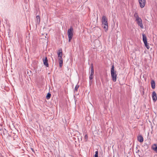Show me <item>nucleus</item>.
Instances as JSON below:
<instances>
[{"label": "nucleus", "mask_w": 157, "mask_h": 157, "mask_svg": "<svg viewBox=\"0 0 157 157\" xmlns=\"http://www.w3.org/2000/svg\"><path fill=\"white\" fill-rule=\"evenodd\" d=\"M62 56H60V57H58V59H59V61H60V60H63V59H62Z\"/></svg>", "instance_id": "nucleus-19"}, {"label": "nucleus", "mask_w": 157, "mask_h": 157, "mask_svg": "<svg viewBox=\"0 0 157 157\" xmlns=\"http://www.w3.org/2000/svg\"><path fill=\"white\" fill-rule=\"evenodd\" d=\"M79 87V85H77L75 87V91H77L78 90V88Z\"/></svg>", "instance_id": "nucleus-17"}, {"label": "nucleus", "mask_w": 157, "mask_h": 157, "mask_svg": "<svg viewBox=\"0 0 157 157\" xmlns=\"http://www.w3.org/2000/svg\"><path fill=\"white\" fill-rule=\"evenodd\" d=\"M151 86L152 88L154 89L155 87V82L153 80H152L151 82Z\"/></svg>", "instance_id": "nucleus-10"}, {"label": "nucleus", "mask_w": 157, "mask_h": 157, "mask_svg": "<svg viewBox=\"0 0 157 157\" xmlns=\"http://www.w3.org/2000/svg\"><path fill=\"white\" fill-rule=\"evenodd\" d=\"M3 134L4 135H5V133H4V132H3Z\"/></svg>", "instance_id": "nucleus-23"}, {"label": "nucleus", "mask_w": 157, "mask_h": 157, "mask_svg": "<svg viewBox=\"0 0 157 157\" xmlns=\"http://www.w3.org/2000/svg\"><path fill=\"white\" fill-rule=\"evenodd\" d=\"M141 20H142L141 19V18H138V19H137V20H136V21L137 22L138 21H140Z\"/></svg>", "instance_id": "nucleus-20"}, {"label": "nucleus", "mask_w": 157, "mask_h": 157, "mask_svg": "<svg viewBox=\"0 0 157 157\" xmlns=\"http://www.w3.org/2000/svg\"><path fill=\"white\" fill-rule=\"evenodd\" d=\"M137 140L140 143L144 141L143 137L141 135H140L137 136Z\"/></svg>", "instance_id": "nucleus-8"}, {"label": "nucleus", "mask_w": 157, "mask_h": 157, "mask_svg": "<svg viewBox=\"0 0 157 157\" xmlns=\"http://www.w3.org/2000/svg\"><path fill=\"white\" fill-rule=\"evenodd\" d=\"M59 67H62V65H63V63H59Z\"/></svg>", "instance_id": "nucleus-22"}, {"label": "nucleus", "mask_w": 157, "mask_h": 157, "mask_svg": "<svg viewBox=\"0 0 157 157\" xmlns=\"http://www.w3.org/2000/svg\"><path fill=\"white\" fill-rule=\"evenodd\" d=\"M44 0H43V1H44Z\"/></svg>", "instance_id": "nucleus-24"}, {"label": "nucleus", "mask_w": 157, "mask_h": 157, "mask_svg": "<svg viewBox=\"0 0 157 157\" xmlns=\"http://www.w3.org/2000/svg\"><path fill=\"white\" fill-rule=\"evenodd\" d=\"M144 45L147 48V49H149L150 48V47L149 45L147 43V42L146 43H144Z\"/></svg>", "instance_id": "nucleus-16"}, {"label": "nucleus", "mask_w": 157, "mask_h": 157, "mask_svg": "<svg viewBox=\"0 0 157 157\" xmlns=\"http://www.w3.org/2000/svg\"><path fill=\"white\" fill-rule=\"evenodd\" d=\"M36 22L37 24H39L40 22V17L39 16H37L36 17Z\"/></svg>", "instance_id": "nucleus-12"}, {"label": "nucleus", "mask_w": 157, "mask_h": 157, "mask_svg": "<svg viewBox=\"0 0 157 157\" xmlns=\"http://www.w3.org/2000/svg\"><path fill=\"white\" fill-rule=\"evenodd\" d=\"M143 40L144 42V43H146L147 42V37L145 34H143Z\"/></svg>", "instance_id": "nucleus-11"}, {"label": "nucleus", "mask_w": 157, "mask_h": 157, "mask_svg": "<svg viewBox=\"0 0 157 157\" xmlns=\"http://www.w3.org/2000/svg\"><path fill=\"white\" fill-rule=\"evenodd\" d=\"M152 98L154 102H155L157 100V95L155 91H153L152 92Z\"/></svg>", "instance_id": "nucleus-7"}, {"label": "nucleus", "mask_w": 157, "mask_h": 157, "mask_svg": "<svg viewBox=\"0 0 157 157\" xmlns=\"http://www.w3.org/2000/svg\"><path fill=\"white\" fill-rule=\"evenodd\" d=\"M137 23L138 25L140 26L141 29H143L144 28V26L142 24V20H141L139 21H137Z\"/></svg>", "instance_id": "nucleus-9"}, {"label": "nucleus", "mask_w": 157, "mask_h": 157, "mask_svg": "<svg viewBox=\"0 0 157 157\" xmlns=\"http://www.w3.org/2000/svg\"><path fill=\"white\" fill-rule=\"evenodd\" d=\"M134 17L136 18V20L140 18L137 13L136 12H135L134 14Z\"/></svg>", "instance_id": "nucleus-15"}, {"label": "nucleus", "mask_w": 157, "mask_h": 157, "mask_svg": "<svg viewBox=\"0 0 157 157\" xmlns=\"http://www.w3.org/2000/svg\"><path fill=\"white\" fill-rule=\"evenodd\" d=\"M43 61L44 65L46 66V67L49 66L48 63V59L47 57H46L44 58L43 59Z\"/></svg>", "instance_id": "nucleus-6"}, {"label": "nucleus", "mask_w": 157, "mask_h": 157, "mask_svg": "<svg viewBox=\"0 0 157 157\" xmlns=\"http://www.w3.org/2000/svg\"><path fill=\"white\" fill-rule=\"evenodd\" d=\"M101 21L102 22V26L105 30H108V22L105 16H103L102 17Z\"/></svg>", "instance_id": "nucleus-2"}, {"label": "nucleus", "mask_w": 157, "mask_h": 157, "mask_svg": "<svg viewBox=\"0 0 157 157\" xmlns=\"http://www.w3.org/2000/svg\"><path fill=\"white\" fill-rule=\"evenodd\" d=\"M74 29L72 26H71L68 29L67 34L68 37V41L70 42L72 39L73 35Z\"/></svg>", "instance_id": "nucleus-3"}, {"label": "nucleus", "mask_w": 157, "mask_h": 157, "mask_svg": "<svg viewBox=\"0 0 157 157\" xmlns=\"http://www.w3.org/2000/svg\"><path fill=\"white\" fill-rule=\"evenodd\" d=\"M94 157H98V151H95V154Z\"/></svg>", "instance_id": "nucleus-18"}, {"label": "nucleus", "mask_w": 157, "mask_h": 157, "mask_svg": "<svg viewBox=\"0 0 157 157\" xmlns=\"http://www.w3.org/2000/svg\"><path fill=\"white\" fill-rule=\"evenodd\" d=\"M138 1L140 7L141 8H144L145 5V0H138Z\"/></svg>", "instance_id": "nucleus-5"}, {"label": "nucleus", "mask_w": 157, "mask_h": 157, "mask_svg": "<svg viewBox=\"0 0 157 157\" xmlns=\"http://www.w3.org/2000/svg\"><path fill=\"white\" fill-rule=\"evenodd\" d=\"M51 95V94L49 92L47 94V95L46 96V98L48 100L50 98Z\"/></svg>", "instance_id": "nucleus-14"}, {"label": "nucleus", "mask_w": 157, "mask_h": 157, "mask_svg": "<svg viewBox=\"0 0 157 157\" xmlns=\"http://www.w3.org/2000/svg\"><path fill=\"white\" fill-rule=\"evenodd\" d=\"M59 63H63V60H60V61H59Z\"/></svg>", "instance_id": "nucleus-21"}, {"label": "nucleus", "mask_w": 157, "mask_h": 157, "mask_svg": "<svg viewBox=\"0 0 157 157\" xmlns=\"http://www.w3.org/2000/svg\"><path fill=\"white\" fill-rule=\"evenodd\" d=\"M111 75L113 81L116 82L117 81V75L116 72L114 71V65H112L111 69Z\"/></svg>", "instance_id": "nucleus-1"}, {"label": "nucleus", "mask_w": 157, "mask_h": 157, "mask_svg": "<svg viewBox=\"0 0 157 157\" xmlns=\"http://www.w3.org/2000/svg\"><path fill=\"white\" fill-rule=\"evenodd\" d=\"M58 57L62 56V49L59 50V52L58 53Z\"/></svg>", "instance_id": "nucleus-13"}, {"label": "nucleus", "mask_w": 157, "mask_h": 157, "mask_svg": "<svg viewBox=\"0 0 157 157\" xmlns=\"http://www.w3.org/2000/svg\"><path fill=\"white\" fill-rule=\"evenodd\" d=\"M90 73L89 76V79L90 80V83L92 82V81L91 80L93 79L94 78V69L93 67V64L92 63L91 65L90 66Z\"/></svg>", "instance_id": "nucleus-4"}]
</instances>
